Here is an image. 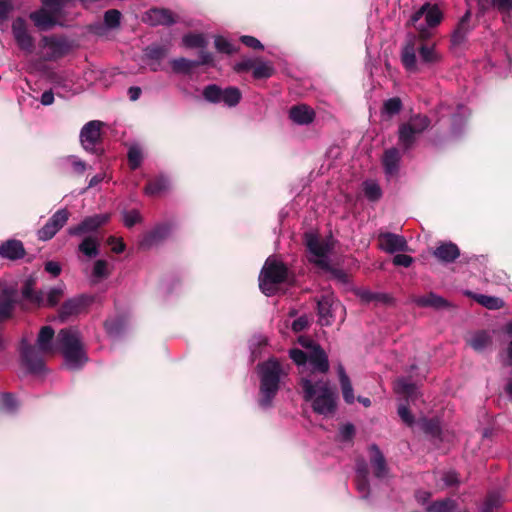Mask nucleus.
Segmentation results:
<instances>
[{
	"label": "nucleus",
	"instance_id": "f257e3e1",
	"mask_svg": "<svg viewBox=\"0 0 512 512\" xmlns=\"http://www.w3.org/2000/svg\"><path fill=\"white\" fill-rule=\"evenodd\" d=\"M291 359L299 366L300 385L305 401L315 413L329 416L336 410L337 393L330 382L320 374L329 369L328 357L323 349H316L307 360L302 350L292 349Z\"/></svg>",
	"mask_w": 512,
	"mask_h": 512
},
{
	"label": "nucleus",
	"instance_id": "f03ea898",
	"mask_svg": "<svg viewBox=\"0 0 512 512\" xmlns=\"http://www.w3.org/2000/svg\"><path fill=\"white\" fill-rule=\"evenodd\" d=\"M442 59L435 44H427L415 37L410 38L401 52V61L405 69L411 73H417L424 68L432 67Z\"/></svg>",
	"mask_w": 512,
	"mask_h": 512
},
{
	"label": "nucleus",
	"instance_id": "7ed1b4c3",
	"mask_svg": "<svg viewBox=\"0 0 512 512\" xmlns=\"http://www.w3.org/2000/svg\"><path fill=\"white\" fill-rule=\"evenodd\" d=\"M54 330L50 326H43L37 336L36 346L28 344L25 340L21 343V358L23 365L33 373L41 372L44 368V355L52 354Z\"/></svg>",
	"mask_w": 512,
	"mask_h": 512
},
{
	"label": "nucleus",
	"instance_id": "20e7f679",
	"mask_svg": "<svg viewBox=\"0 0 512 512\" xmlns=\"http://www.w3.org/2000/svg\"><path fill=\"white\" fill-rule=\"evenodd\" d=\"M56 348L64 358V365L71 370L80 369L88 360L80 332L73 327L61 329Z\"/></svg>",
	"mask_w": 512,
	"mask_h": 512
},
{
	"label": "nucleus",
	"instance_id": "39448f33",
	"mask_svg": "<svg viewBox=\"0 0 512 512\" xmlns=\"http://www.w3.org/2000/svg\"><path fill=\"white\" fill-rule=\"evenodd\" d=\"M260 376L259 404L263 408L270 407L278 392L281 377L286 375L282 365L274 358L258 365Z\"/></svg>",
	"mask_w": 512,
	"mask_h": 512
},
{
	"label": "nucleus",
	"instance_id": "423d86ee",
	"mask_svg": "<svg viewBox=\"0 0 512 512\" xmlns=\"http://www.w3.org/2000/svg\"><path fill=\"white\" fill-rule=\"evenodd\" d=\"M288 269L276 258L269 257L259 275V288L267 296L274 295L278 285L287 279Z\"/></svg>",
	"mask_w": 512,
	"mask_h": 512
},
{
	"label": "nucleus",
	"instance_id": "0eeeda50",
	"mask_svg": "<svg viewBox=\"0 0 512 512\" xmlns=\"http://www.w3.org/2000/svg\"><path fill=\"white\" fill-rule=\"evenodd\" d=\"M305 243L308 250V259L323 270H330V253L333 249L331 238L321 239L316 234H305Z\"/></svg>",
	"mask_w": 512,
	"mask_h": 512
},
{
	"label": "nucleus",
	"instance_id": "6e6552de",
	"mask_svg": "<svg viewBox=\"0 0 512 512\" xmlns=\"http://www.w3.org/2000/svg\"><path fill=\"white\" fill-rule=\"evenodd\" d=\"M75 0H43V8L30 14V19L40 30H47L57 23L62 10L72 5Z\"/></svg>",
	"mask_w": 512,
	"mask_h": 512
},
{
	"label": "nucleus",
	"instance_id": "1a4fd4ad",
	"mask_svg": "<svg viewBox=\"0 0 512 512\" xmlns=\"http://www.w3.org/2000/svg\"><path fill=\"white\" fill-rule=\"evenodd\" d=\"M443 18V13L437 5H431L429 3L424 4L418 11H416L411 20L415 24L416 28L421 32V35L425 37V27L420 21L425 20L428 28L436 27L440 24Z\"/></svg>",
	"mask_w": 512,
	"mask_h": 512
},
{
	"label": "nucleus",
	"instance_id": "9d476101",
	"mask_svg": "<svg viewBox=\"0 0 512 512\" xmlns=\"http://www.w3.org/2000/svg\"><path fill=\"white\" fill-rule=\"evenodd\" d=\"M70 213L67 209L63 208L56 211L48 222L38 230V237L40 240L47 241L53 238L56 233L67 223Z\"/></svg>",
	"mask_w": 512,
	"mask_h": 512
},
{
	"label": "nucleus",
	"instance_id": "9b49d317",
	"mask_svg": "<svg viewBox=\"0 0 512 512\" xmlns=\"http://www.w3.org/2000/svg\"><path fill=\"white\" fill-rule=\"evenodd\" d=\"M110 214H96L84 218L78 225L72 226L68 229V234L71 236H81L86 233L94 232L101 226L108 223Z\"/></svg>",
	"mask_w": 512,
	"mask_h": 512
},
{
	"label": "nucleus",
	"instance_id": "f8f14e48",
	"mask_svg": "<svg viewBox=\"0 0 512 512\" xmlns=\"http://www.w3.org/2000/svg\"><path fill=\"white\" fill-rule=\"evenodd\" d=\"M23 297L25 299H29L39 306H55L59 303L64 294V286L58 285L56 287L51 288L44 298L43 293L33 294L29 287H26L23 292Z\"/></svg>",
	"mask_w": 512,
	"mask_h": 512
},
{
	"label": "nucleus",
	"instance_id": "ddd939ff",
	"mask_svg": "<svg viewBox=\"0 0 512 512\" xmlns=\"http://www.w3.org/2000/svg\"><path fill=\"white\" fill-rule=\"evenodd\" d=\"M319 322L323 326H328L333 322L334 314L342 306L334 299L332 294L323 295L317 302Z\"/></svg>",
	"mask_w": 512,
	"mask_h": 512
},
{
	"label": "nucleus",
	"instance_id": "4468645a",
	"mask_svg": "<svg viewBox=\"0 0 512 512\" xmlns=\"http://www.w3.org/2000/svg\"><path fill=\"white\" fill-rule=\"evenodd\" d=\"M102 123L97 120L86 123L80 132L82 147L88 152H94L95 146L100 140Z\"/></svg>",
	"mask_w": 512,
	"mask_h": 512
},
{
	"label": "nucleus",
	"instance_id": "2eb2a0df",
	"mask_svg": "<svg viewBox=\"0 0 512 512\" xmlns=\"http://www.w3.org/2000/svg\"><path fill=\"white\" fill-rule=\"evenodd\" d=\"M379 247L381 250L393 254L395 252H406L409 250L406 239L390 232L379 234Z\"/></svg>",
	"mask_w": 512,
	"mask_h": 512
},
{
	"label": "nucleus",
	"instance_id": "dca6fc26",
	"mask_svg": "<svg viewBox=\"0 0 512 512\" xmlns=\"http://www.w3.org/2000/svg\"><path fill=\"white\" fill-rule=\"evenodd\" d=\"M12 32L18 46L26 51L31 52L34 47L33 38L27 31L26 22L22 18H17L13 21Z\"/></svg>",
	"mask_w": 512,
	"mask_h": 512
},
{
	"label": "nucleus",
	"instance_id": "f3484780",
	"mask_svg": "<svg viewBox=\"0 0 512 512\" xmlns=\"http://www.w3.org/2000/svg\"><path fill=\"white\" fill-rule=\"evenodd\" d=\"M143 21L151 26L169 25L174 22V18L168 10L154 8L145 13Z\"/></svg>",
	"mask_w": 512,
	"mask_h": 512
},
{
	"label": "nucleus",
	"instance_id": "a211bd4d",
	"mask_svg": "<svg viewBox=\"0 0 512 512\" xmlns=\"http://www.w3.org/2000/svg\"><path fill=\"white\" fill-rule=\"evenodd\" d=\"M23 244L18 240H8L0 245V256L9 260H17L24 256Z\"/></svg>",
	"mask_w": 512,
	"mask_h": 512
},
{
	"label": "nucleus",
	"instance_id": "6ab92c4d",
	"mask_svg": "<svg viewBox=\"0 0 512 512\" xmlns=\"http://www.w3.org/2000/svg\"><path fill=\"white\" fill-rule=\"evenodd\" d=\"M433 255L442 262L450 263L459 257L460 251L456 244L452 242H446L436 247Z\"/></svg>",
	"mask_w": 512,
	"mask_h": 512
},
{
	"label": "nucleus",
	"instance_id": "aec40b11",
	"mask_svg": "<svg viewBox=\"0 0 512 512\" xmlns=\"http://www.w3.org/2000/svg\"><path fill=\"white\" fill-rule=\"evenodd\" d=\"M470 17L471 13L470 11H467L460 19L456 29L454 30L451 36V42L454 46L461 45L465 41L468 33L470 32Z\"/></svg>",
	"mask_w": 512,
	"mask_h": 512
},
{
	"label": "nucleus",
	"instance_id": "412c9836",
	"mask_svg": "<svg viewBox=\"0 0 512 512\" xmlns=\"http://www.w3.org/2000/svg\"><path fill=\"white\" fill-rule=\"evenodd\" d=\"M369 451L375 476L378 478L385 477L387 475V466L383 454L376 445H371Z\"/></svg>",
	"mask_w": 512,
	"mask_h": 512
},
{
	"label": "nucleus",
	"instance_id": "4be33fe9",
	"mask_svg": "<svg viewBox=\"0 0 512 512\" xmlns=\"http://www.w3.org/2000/svg\"><path fill=\"white\" fill-rule=\"evenodd\" d=\"M289 115L293 122L300 125L311 123L315 116L314 111L304 104L292 107Z\"/></svg>",
	"mask_w": 512,
	"mask_h": 512
},
{
	"label": "nucleus",
	"instance_id": "5701e85b",
	"mask_svg": "<svg viewBox=\"0 0 512 512\" xmlns=\"http://www.w3.org/2000/svg\"><path fill=\"white\" fill-rule=\"evenodd\" d=\"M383 166L388 177H392L398 173L400 153L396 148L388 149L383 156Z\"/></svg>",
	"mask_w": 512,
	"mask_h": 512
},
{
	"label": "nucleus",
	"instance_id": "b1692460",
	"mask_svg": "<svg viewBox=\"0 0 512 512\" xmlns=\"http://www.w3.org/2000/svg\"><path fill=\"white\" fill-rule=\"evenodd\" d=\"M419 307H432L436 309L448 307V302L441 296L435 293H429L423 296H416L412 299Z\"/></svg>",
	"mask_w": 512,
	"mask_h": 512
},
{
	"label": "nucleus",
	"instance_id": "393cba45",
	"mask_svg": "<svg viewBox=\"0 0 512 512\" xmlns=\"http://www.w3.org/2000/svg\"><path fill=\"white\" fill-rule=\"evenodd\" d=\"M15 295L16 290L12 288H7L2 291L0 296V322L10 317L14 307Z\"/></svg>",
	"mask_w": 512,
	"mask_h": 512
},
{
	"label": "nucleus",
	"instance_id": "a878e982",
	"mask_svg": "<svg viewBox=\"0 0 512 512\" xmlns=\"http://www.w3.org/2000/svg\"><path fill=\"white\" fill-rule=\"evenodd\" d=\"M337 373L339 377L340 387L342 390L343 399L347 404H353L355 401L354 391L351 381L345 372L342 364L337 367Z\"/></svg>",
	"mask_w": 512,
	"mask_h": 512
},
{
	"label": "nucleus",
	"instance_id": "bb28decb",
	"mask_svg": "<svg viewBox=\"0 0 512 512\" xmlns=\"http://www.w3.org/2000/svg\"><path fill=\"white\" fill-rule=\"evenodd\" d=\"M487 60L492 67L498 66L500 69L510 68L512 63L508 53L500 47H496L488 53Z\"/></svg>",
	"mask_w": 512,
	"mask_h": 512
},
{
	"label": "nucleus",
	"instance_id": "cd10ccee",
	"mask_svg": "<svg viewBox=\"0 0 512 512\" xmlns=\"http://www.w3.org/2000/svg\"><path fill=\"white\" fill-rule=\"evenodd\" d=\"M368 469L365 462H359L356 466V486L359 493H361L363 498L368 496L369 486H368Z\"/></svg>",
	"mask_w": 512,
	"mask_h": 512
},
{
	"label": "nucleus",
	"instance_id": "c85d7f7f",
	"mask_svg": "<svg viewBox=\"0 0 512 512\" xmlns=\"http://www.w3.org/2000/svg\"><path fill=\"white\" fill-rule=\"evenodd\" d=\"M85 305L83 297L67 300L60 310V317L65 320L68 316L79 313Z\"/></svg>",
	"mask_w": 512,
	"mask_h": 512
},
{
	"label": "nucleus",
	"instance_id": "c756f323",
	"mask_svg": "<svg viewBox=\"0 0 512 512\" xmlns=\"http://www.w3.org/2000/svg\"><path fill=\"white\" fill-rule=\"evenodd\" d=\"M468 343L475 351L481 352L491 345L492 339L488 332L479 331L471 336Z\"/></svg>",
	"mask_w": 512,
	"mask_h": 512
},
{
	"label": "nucleus",
	"instance_id": "7c9ffc66",
	"mask_svg": "<svg viewBox=\"0 0 512 512\" xmlns=\"http://www.w3.org/2000/svg\"><path fill=\"white\" fill-rule=\"evenodd\" d=\"M169 225H160L157 226L152 232H150L141 242V246L149 247L158 241L164 239L170 232Z\"/></svg>",
	"mask_w": 512,
	"mask_h": 512
},
{
	"label": "nucleus",
	"instance_id": "2f4dec72",
	"mask_svg": "<svg viewBox=\"0 0 512 512\" xmlns=\"http://www.w3.org/2000/svg\"><path fill=\"white\" fill-rule=\"evenodd\" d=\"M110 275V265L106 260L99 259L95 261L91 272V281L98 283Z\"/></svg>",
	"mask_w": 512,
	"mask_h": 512
},
{
	"label": "nucleus",
	"instance_id": "473e14b6",
	"mask_svg": "<svg viewBox=\"0 0 512 512\" xmlns=\"http://www.w3.org/2000/svg\"><path fill=\"white\" fill-rule=\"evenodd\" d=\"M79 251L85 256L92 258L99 253V240L96 237H86L79 244Z\"/></svg>",
	"mask_w": 512,
	"mask_h": 512
},
{
	"label": "nucleus",
	"instance_id": "72a5a7b5",
	"mask_svg": "<svg viewBox=\"0 0 512 512\" xmlns=\"http://www.w3.org/2000/svg\"><path fill=\"white\" fill-rule=\"evenodd\" d=\"M417 134L410 128V126H405L404 124L399 128V145L403 149H409L415 142Z\"/></svg>",
	"mask_w": 512,
	"mask_h": 512
},
{
	"label": "nucleus",
	"instance_id": "f704fd0d",
	"mask_svg": "<svg viewBox=\"0 0 512 512\" xmlns=\"http://www.w3.org/2000/svg\"><path fill=\"white\" fill-rule=\"evenodd\" d=\"M473 297L480 305L490 310H497L504 306L503 300L499 297L483 294H476Z\"/></svg>",
	"mask_w": 512,
	"mask_h": 512
},
{
	"label": "nucleus",
	"instance_id": "c9c22d12",
	"mask_svg": "<svg viewBox=\"0 0 512 512\" xmlns=\"http://www.w3.org/2000/svg\"><path fill=\"white\" fill-rule=\"evenodd\" d=\"M168 186L169 181L161 176L148 183L145 188V193L150 196H155L165 191Z\"/></svg>",
	"mask_w": 512,
	"mask_h": 512
},
{
	"label": "nucleus",
	"instance_id": "e433bc0d",
	"mask_svg": "<svg viewBox=\"0 0 512 512\" xmlns=\"http://www.w3.org/2000/svg\"><path fill=\"white\" fill-rule=\"evenodd\" d=\"M171 65L176 73H189L194 67L199 66V62L182 57L172 60Z\"/></svg>",
	"mask_w": 512,
	"mask_h": 512
},
{
	"label": "nucleus",
	"instance_id": "4c0bfd02",
	"mask_svg": "<svg viewBox=\"0 0 512 512\" xmlns=\"http://www.w3.org/2000/svg\"><path fill=\"white\" fill-rule=\"evenodd\" d=\"M240 99L241 93L235 87H228L222 91L221 102L229 107L237 105Z\"/></svg>",
	"mask_w": 512,
	"mask_h": 512
},
{
	"label": "nucleus",
	"instance_id": "58836bf2",
	"mask_svg": "<svg viewBox=\"0 0 512 512\" xmlns=\"http://www.w3.org/2000/svg\"><path fill=\"white\" fill-rule=\"evenodd\" d=\"M395 391L399 394L412 398L416 395L417 388L408 379L399 378L395 383Z\"/></svg>",
	"mask_w": 512,
	"mask_h": 512
},
{
	"label": "nucleus",
	"instance_id": "ea45409f",
	"mask_svg": "<svg viewBox=\"0 0 512 512\" xmlns=\"http://www.w3.org/2000/svg\"><path fill=\"white\" fill-rule=\"evenodd\" d=\"M182 41L184 46L188 48H204L207 45V40L202 34H187Z\"/></svg>",
	"mask_w": 512,
	"mask_h": 512
},
{
	"label": "nucleus",
	"instance_id": "a19ab883",
	"mask_svg": "<svg viewBox=\"0 0 512 512\" xmlns=\"http://www.w3.org/2000/svg\"><path fill=\"white\" fill-rule=\"evenodd\" d=\"M405 126H410V128L419 135L422 133L428 126L429 120L426 116L416 115L410 119L408 123L404 124Z\"/></svg>",
	"mask_w": 512,
	"mask_h": 512
},
{
	"label": "nucleus",
	"instance_id": "79ce46f5",
	"mask_svg": "<svg viewBox=\"0 0 512 512\" xmlns=\"http://www.w3.org/2000/svg\"><path fill=\"white\" fill-rule=\"evenodd\" d=\"M63 166H70L77 174H83L86 170V163L74 155H69L62 159Z\"/></svg>",
	"mask_w": 512,
	"mask_h": 512
},
{
	"label": "nucleus",
	"instance_id": "37998d69",
	"mask_svg": "<svg viewBox=\"0 0 512 512\" xmlns=\"http://www.w3.org/2000/svg\"><path fill=\"white\" fill-rule=\"evenodd\" d=\"M128 161L131 169H136L142 162V150L138 145H132L128 151Z\"/></svg>",
	"mask_w": 512,
	"mask_h": 512
},
{
	"label": "nucleus",
	"instance_id": "c03bdc74",
	"mask_svg": "<svg viewBox=\"0 0 512 512\" xmlns=\"http://www.w3.org/2000/svg\"><path fill=\"white\" fill-rule=\"evenodd\" d=\"M364 193L371 201L378 200L382 195L380 186L374 181H366L364 183Z\"/></svg>",
	"mask_w": 512,
	"mask_h": 512
},
{
	"label": "nucleus",
	"instance_id": "a18cd8bd",
	"mask_svg": "<svg viewBox=\"0 0 512 512\" xmlns=\"http://www.w3.org/2000/svg\"><path fill=\"white\" fill-rule=\"evenodd\" d=\"M222 91L223 90L217 85H209L204 89L203 96L207 101L220 103Z\"/></svg>",
	"mask_w": 512,
	"mask_h": 512
},
{
	"label": "nucleus",
	"instance_id": "49530a36",
	"mask_svg": "<svg viewBox=\"0 0 512 512\" xmlns=\"http://www.w3.org/2000/svg\"><path fill=\"white\" fill-rule=\"evenodd\" d=\"M273 71L274 69L271 64L267 62H261L254 66L253 76L256 79L268 78L273 74Z\"/></svg>",
	"mask_w": 512,
	"mask_h": 512
},
{
	"label": "nucleus",
	"instance_id": "de8ad7c7",
	"mask_svg": "<svg viewBox=\"0 0 512 512\" xmlns=\"http://www.w3.org/2000/svg\"><path fill=\"white\" fill-rule=\"evenodd\" d=\"M124 325L122 318L109 319L105 322V329L110 336H116L123 330Z\"/></svg>",
	"mask_w": 512,
	"mask_h": 512
},
{
	"label": "nucleus",
	"instance_id": "09e8293b",
	"mask_svg": "<svg viewBox=\"0 0 512 512\" xmlns=\"http://www.w3.org/2000/svg\"><path fill=\"white\" fill-rule=\"evenodd\" d=\"M454 501L446 499L433 503L428 507V512H450L454 509Z\"/></svg>",
	"mask_w": 512,
	"mask_h": 512
},
{
	"label": "nucleus",
	"instance_id": "8fccbe9b",
	"mask_svg": "<svg viewBox=\"0 0 512 512\" xmlns=\"http://www.w3.org/2000/svg\"><path fill=\"white\" fill-rule=\"evenodd\" d=\"M505 333L508 337V346L503 358V363L508 366H512V321L509 322L505 327Z\"/></svg>",
	"mask_w": 512,
	"mask_h": 512
},
{
	"label": "nucleus",
	"instance_id": "3c124183",
	"mask_svg": "<svg viewBox=\"0 0 512 512\" xmlns=\"http://www.w3.org/2000/svg\"><path fill=\"white\" fill-rule=\"evenodd\" d=\"M215 48L219 52L226 54H232L236 51V48L233 46V44L222 36H217L215 38Z\"/></svg>",
	"mask_w": 512,
	"mask_h": 512
},
{
	"label": "nucleus",
	"instance_id": "603ef678",
	"mask_svg": "<svg viewBox=\"0 0 512 512\" xmlns=\"http://www.w3.org/2000/svg\"><path fill=\"white\" fill-rule=\"evenodd\" d=\"M402 107V103L399 98H390L385 101L383 106V112L388 115L397 114Z\"/></svg>",
	"mask_w": 512,
	"mask_h": 512
},
{
	"label": "nucleus",
	"instance_id": "864d4df0",
	"mask_svg": "<svg viewBox=\"0 0 512 512\" xmlns=\"http://www.w3.org/2000/svg\"><path fill=\"white\" fill-rule=\"evenodd\" d=\"M167 53V49L160 46H150L145 49V56L148 59L159 61L161 60L165 54Z\"/></svg>",
	"mask_w": 512,
	"mask_h": 512
},
{
	"label": "nucleus",
	"instance_id": "5fc2aeb1",
	"mask_svg": "<svg viewBox=\"0 0 512 512\" xmlns=\"http://www.w3.org/2000/svg\"><path fill=\"white\" fill-rule=\"evenodd\" d=\"M121 13L118 10L112 9L105 13L104 21L107 27L115 28L119 25Z\"/></svg>",
	"mask_w": 512,
	"mask_h": 512
},
{
	"label": "nucleus",
	"instance_id": "6e6d98bb",
	"mask_svg": "<svg viewBox=\"0 0 512 512\" xmlns=\"http://www.w3.org/2000/svg\"><path fill=\"white\" fill-rule=\"evenodd\" d=\"M123 221L125 226L132 227L140 221V214L136 210L126 211L123 215Z\"/></svg>",
	"mask_w": 512,
	"mask_h": 512
},
{
	"label": "nucleus",
	"instance_id": "4d7b16f0",
	"mask_svg": "<svg viewBox=\"0 0 512 512\" xmlns=\"http://www.w3.org/2000/svg\"><path fill=\"white\" fill-rule=\"evenodd\" d=\"M299 343L301 346L309 349L308 352H303L304 354H306V357H307V360H309L310 358V355L316 350V349H321L318 345L314 344V342L309 339V338H306V337H299L298 339Z\"/></svg>",
	"mask_w": 512,
	"mask_h": 512
},
{
	"label": "nucleus",
	"instance_id": "13d9d810",
	"mask_svg": "<svg viewBox=\"0 0 512 512\" xmlns=\"http://www.w3.org/2000/svg\"><path fill=\"white\" fill-rule=\"evenodd\" d=\"M240 40L244 45L252 49L262 50L264 48L262 43L253 36L244 35L240 38Z\"/></svg>",
	"mask_w": 512,
	"mask_h": 512
},
{
	"label": "nucleus",
	"instance_id": "bf43d9fd",
	"mask_svg": "<svg viewBox=\"0 0 512 512\" xmlns=\"http://www.w3.org/2000/svg\"><path fill=\"white\" fill-rule=\"evenodd\" d=\"M493 5L503 14L512 13V0H492Z\"/></svg>",
	"mask_w": 512,
	"mask_h": 512
},
{
	"label": "nucleus",
	"instance_id": "052dcab7",
	"mask_svg": "<svg viewBox=\"0 0 512 512\" xmlns=\"http://www.w3.org/2000/svg\"><path fill=\"white\" fill-rule=\"evenodd\" d=\"M1 405L3 409H5L8 412L14 411V409L17 406L15 398L10 394H4L1 397Z\"/></svg>",
	"mask_w": 512,
	"mask_h": 512
},
{
	"label": "nucleus",
	"instance_id": "680f3d73",
	"mask_svg": "<svg viewBox=\"0 0 512 512\" xmlns=\"http://www.w3.org/2000/svg\"><path fill=\"white\" fill-rule=\"evenodd\" d=\"M12 8L11 0H0V22L8 18Z\"/></svg>",
	"mask_w": 512,
	"mask_h": 512
},
{
	"label": "nucleus",
	"instance_id": "e2e57ef3",
	"mask_svg": "<svg viewBox=\"0 0 512 512\" xmlns=\"http://www.w3.org/2000/svg\"><path fill=\"white\" fill-rule=\"evenodd\" d=\"M44 46L55 48L58 50V54L62 53L63 41L56 37H44L43 38Z\"/></svg>",
	"mask_w": 512,
	"mask_h": 512
},
{
	"label": "nucleus",
	"instance_id": "0e129e2a",
	"mask_svg": "<svg viewBox=\"0 0 512 512\" xmlns=\"http://www.w3.org/2000/svg\"><path fill=\"white\" fill-rule=\"evenodd\" d=\"M363 298L367 301H378L383 303H387L391 300L390 296L387 294H378L371 292L364 293Z\"/></svg>",
	"mask_w": 512,
	"mask_h": 512
},
{
	"label": "nucleus",
	"instance_id": "69168bd1",
	"mask_svg": "<svg viewBox=\"0 0 512 512\" xmlns=\"http://www.w3.org/2000/svg\"><path fill=\"white\" fill-rule=\"evenodd\" d=\"M413 263V258L405 254H397L393 258V264L396 266L409 267Z\"/></svg>",
	"mask_w": 512,
	"mask_h": 512
},
{
	"label": "nucleus",
	"instance_id": "338daca9",
	"mask_svg": "<svg viewBox=\"0 0 512 512\" xmlns=\"http://www.w3.org/2000/svg\"><path fill=\"white\" fill-rule=\"evenodd\" d=\"M108 244L111 245L112 251L115 253H121L125 249V244L122 239H118L116 237H110L108 239Z\"/></svg>",
	"mask_w": 512,
	"mask_h": 512
},
{
	"label": "nucleus",
	"instance_id": "774afa93",
	"mask_svg": "<svg viewBox=\"0 0 512 512\" xmlns=\"http://www.w3.org/2000/svg\"><path fill=\"white\" fill-rule=\"evenodd\" d=\"M398 414L403 422H405L407 425H412L414 420L413 416L409 412L408 408L406 406H400L398 408Z\"/></svg>",
	"mask_w": 512,
	"mask_h": 512
}]
</instances>
